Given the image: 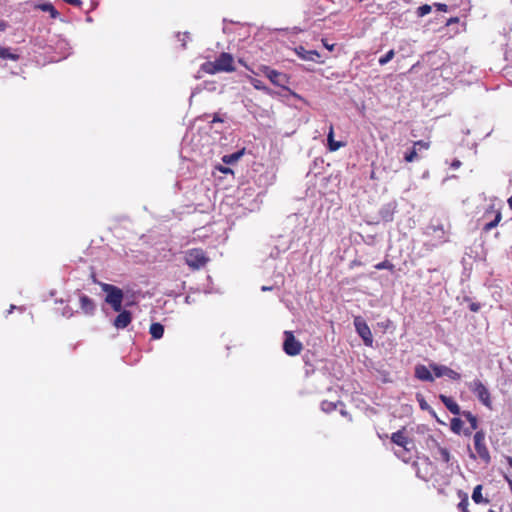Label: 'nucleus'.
I'll return each mask as SVG.
<instances>
[{"label":"nucleus","instance_id":"6","mask_svg":"<svg viewBox=\"0 0 512 512\" xmlns=\"http://www.w3.org/2000/svg\"><path fill=\"white\" fill-rule=\"evenodd\" d=\"M469 391L474 394L478 401L482 403L488 409L493 408V401L491 400L490 392L486 385L479 379H474L468 383Z\"/></svg>","mask_w":512,"mask_h":512},{"label":"nucleus","instance_id":"50","mask_svg":"<svg viewBox=\"0 0 512 512\" xmlns=\"http://www.w3.org/2000/svg\"><path fill=\"white\" fill-rule=\"evenodd\" d=\"M508 205L512 209V196L508 199Z\"/></svg>","mask_w":512,"mask_h":512},{"label":"nucleus","instance_id":"5","mask_svg":"<svg viewBox=\"0 0 512 512\" xmlns=\"http://www.w3.org/2000/svg\"><path fill=\"white\" fill-rule=\"evenodd\" d=\"M102 290L105 292V303L111 306L115 312H120L123 302V291L120 287L103 283Z\"/></svg>","mask_w":512,"mask_h":512},{"label":"nucleus","instance_id":"48","mask_svg":"<svg viewBox=\"0 0 512 512\" xmlns=\"http://www.w3.org/2000/svg\"><path fill=\"white\" fill-rule=\"evenodd\" d=\"M216 168H217L220 172L224 173V166H222V165H218Z\"/></svg>","mask_w":512,"mask_h":512},{"label":"nucleus","instance_id":"37","mask_svg":"<svg viewBox=\"0 0 512 512\" xmlns=\"http://www.w3.org/2000/svg\"><path fill=\"white\" fill-rule=\"evenodd\" d=\"M413 146H415V148H419V149H429L430 147V142H426V141H423V140H418V141H415L413 143Z\"/></svg>","mask_w":512,"mask_h":512},{"label":"nucleus","instance_id":"4","mask_svg":"<svg viewBox=\"0 0 512 512\" xmlns=\"http://www.w3.org/2000/svg\"><path fill=\"white\" fill-rule=\"evenodd\" d=\"M179 263L175 265L176 270H173L174 277H186L192 272L198 271L204 267L208 258H180Z\"/></svg>","mask_w":512,"mask_h":512},{"label":"nucleus","instance_id":"33","mask_svg":"<svg viewBox=\"0 0 512 512\" xmlns=\"http://www.w3.org/2000/svg\"><path fill=\"white\" fill-rule=\"evenodd\" d=\"M395 56V52L393 49L389 50L385 55L381 56L379 58V64L381 66L386 65L388 62H390Z\"/></svg>","mask_w":512,"mask_h":512},{"label":"nucleus","instance_id":"2","mask_svg":"<svg viewBox=\"0 0 512 512\" xmlns=\"http://www.w3.org/2000/svg\"><path fill=\"white\" fill-rule=\"evenodd\" d=\"M449 228L450 225L445 215H435L431 218L425 233L436 243H444L448 240Z\"/></svg>","mask_w":512,"mask_h":512},{"label":"nucleus","instance_id":"1","mask_svg":"<svg viewBox=\"0 0 512 512\" xmlns=\"http://www.w3.org/2000/svg\"><path fill=\"white\" fill-rule=\"evenodd\" d=\"M469 458L486 466L491 462V455L483 429L477 430L473 436V448L468 446Z\"/></svg>","mask_w":512,"mask_h":512},{"label":"nucleus","instance_id":"39","mask_svg":"<svg viewBox=\"0 0 512 512\" xmlns=\"http://www.w3.org/2000/svg\"><path fill=\"white\" fill-rule=\"evenodd\" d=\"M322 43H323V46H324L327 50H329V51H333V50H334L335 44H330V43L328 42V40H326V39H322Z\"/></svg>","mask_w":512,"mask_h":512},{"label":"nucleus","instance_id":"23","mask_svg":"<svg viewBox=\"0 0 512 512\" xmlns=\"http://www.w3.org/2000/svg\"><path fill=\"white\" fill-rule=\"evenodd\" d=\"M164 327L161 323L155 322L150 324L149 334L154 340H159L163 337Z\"/></svg>","mask_w":512,"mask_h":512},{"label":"nucleus","instance_id":"49","mask_svg":"<svg viewBox=\"0 0 512 512\" xmlns=\"http://www.w3.org/2000/svg\"><path fill=\"white\" fill-rule=\"evenodd\" d=\"M225 172H226V175L229 173L233 174V171L228 167H226Z\"/></svg>","mask_w":512,"mask_h":512},{"label":"nucleus","instance_id":"10","mask_svg":"<svg viewBox=\"0 0 512 512\" xmlns=\"http://www.w3.org/2000/svg\"><path fill=\"white\" fill-rule=\"evenodd\" d=\"M430 369L432 370V372H434V375L437 378H441L443 376H446L450 380H456V381L457 380H461V374L456 372L455 370H453L452 368H450L448 366L441 365V364H436V363H431L430 364Z\"/></svg>","mask_w":512,"mask_h":512},{"label":"nucleus","instance_id":"46","mask_svg":"<svg viewBox=\"0 0 512 512\" xmlns=\"http://www.w3.org/2000/svg\"><path fill=\"white\" fill-rule=\"evenodd\" d=\"M507 463H508L509 467L512 468V457H510V456L507 457Z\"/></svg>","mask_w":512,"mask_h":512},{"label":"nucleus","instance_id":"17","mask_svg":"<svg viewBox=\"0 0 512 512\" xmlns=\"http://www.w3.org/2000/svg\"><path fill=\"white\" fill-rule=\"evenodd\" d=\"M295 53L303 60L315 61V57H320L316 50H306L303 46L295 48Z\"/></svg>","mask_w":512,"mask_h":512},{"label":"nucleus","instance_id":"21","mask_svg":"<svg viewBox=\"0 0 512 512\" xmlns=\"http://www.w3.org/2000/svg\"><path fill=\"white\" fill-rule=\"evenodd\" d=\"M395 204L393 203H388L386 205H384L381 209H380V217L383 221L385 222H390L393 220V215H394V212H395Z\"/></svg>","mask_w":512,"mask_h":512},{"label":"nucleus","instance_id":"13","mask_svg":"<svg viewBox=\"0 0 512 512\" xmlns=\"http://www.w3.org/2000/svg\"><path fill=\"white\" fill-rule=\"evenodd\" d=\"M414 377L426 382H433L435 380V377L430 372V368L424 364H418L414 368Z\"/></svg>","mask_w":512,"mask_h":512},{"label":"nucleus","instance_id":"3","mask_svg":"<svg viewBox=\"0 0 512 512\" xmlns=\"http://www.w3.org/2000/svg\"><path fill=\"white\" fill-rule=\"evenodd\" d=\"M392 443L398 445L403 450L396 452V455L400 457L404 462L411 460V450L413 448V440L407 436L406 428L403 427L391 435Z\"/></svg>","mask_w":512,"mask_h":512},{"label":"nucleus","instance_id":"44","mask_svg":"<svg viewBox=\"0 0 512 512\" xmlns=\"http://www.w3.org/2000/svg\"><path fill=\"white\" fill-rule=\"evenodd\" d=\"M64 1L69 3V4L77 5V6L81 4L80 0H64Z\"/></svg>","mask_w":512,"mask_h":512},{"label":"nucleus","instance_id":"42","mask_svg":"<svg viewBox=\"0 0 512 512\" xmlns=\"http://www.w3.org/2000/svg\"><path fill=\"white\" fill-rule=\"evenodd\" d=\"M435 6L438 10L446 12L447 11V5L442 3H436Z\"/></svg>","mask_w":512,"mask_h":512},{"label":"nucleus","instance_id":"41","mask_svg":"<svg viewBox=\"0 0 512 512\" xmlns=\"http://www.w3.org/2000/svg\"><path fill=\"white\" fill-rule=\"evenodd\" d=\"M461 161L458 159H454L451 163V168L458 169L461 166Z\"/></svg>","mask_w":512,"mask_h":512},{"label":"nucleus","instance_id":"8","mask_svg":"<svg viewBox=\"0 0 512 512\" xmlns=\"http://www.w3.org/2000/svg\"><path fill=\"white\" fill-rule=\"evenodd\" d=\"M430 451L432 456H434L435 460L442 462L446 465L450 464L451 454L450 450L446 447H443L438 443L437 440L431 438L429 444Z\"/></svg>","mask_w":512,"mask_h":512},{"label":"nucleus","instance_id":"14","mask_svg":"<svg viewBox=\"0 0 512 512\" xmlns=\"http://www.w3.org/2000/svg\"><path fill=\"white\" fill-rule=\"evenodd\" d=\"M117 316L114 320V326L116 329H124L127 327L132 320L131 313L128 310H122L117 312Z\"/></svg>","mask_w":512,"mask_h":512},{"label":"nucleus","instance_id":"32","mask_svg":"<svg viewBox=\"0 0 512 512\" xmlns=\"http://www.w3.org/2000/svg\"><path fill=\"white\" fill-rule=\"evenodd\" d=\"M0 58L16 61L18 60L19 56L17 54L11 53L8 48L0 47Z\"/></svg>","mask_w":512,"mask_h":512},{"label":"nucleus","instance_id":"30","mask_svg":"<svg viewBox=\"0 0 512 512\" xmlns=\"http://www.w3.org/2000/svg\"><path fill=\"white\" fill-rule=\"evenodd\" d=\"M42 11L49 12L52 18H57L59 13L51 3H43L37 6Z\"/></svg>","mask_w":512,"mask_h":512},{"label":"nucleus","instance_id":"27","mask_svg":"<svg viewBox=\"0 0 512 512\" xmlns=\"http://www.w3.org/2000/svg\"><path fill=\"white\" fill-rule=\"evenodd\" d=\"M416 398H417L418 405L421 410L427 411V412L431 413V415L436 417V412L434 410H432L431 406L429 405L428 402H426V400L422 394L418 393Z\"/></svg>","mask_w":512,"mask_h":512},{"label":"nucleus","instance_id":"24","mask_svg":"<svg viewBox=\"0 0 512 512\" xmlns=\"http://www.w3.org/2000/svg\"><path fill=\"white\" fill-rule=\"evenodd\" d=\"M457 496H458V498L461 499L460 503L457 504V509L460 510V512H469L468 493L463 492L462 490H458Z\"/></svg>","mask_w":512,"mask_h":512},{"label":"nucleus","instance_id":"45","mask_svg":"<svg viewBox=\"0 0 512 512\" xmlns=\"http://www.w3.org/2000/svg\"><path fill=\"white\" fill-rule=\"evenodd\" d=\"M6 28V23L3 21H0V31L4 30Z\"/></svg>","mask_w":512,"mask_h":512},{"label":"nucleus","instance_id":"35","mask_svg":"<svg viewBox=\"0 0 512 512\" xmlns=\"http://www.w3.org/2000/svg\"><path fill=\"white\" fill-rule=\"evenodd\" d=\"M431 12V6L428 5V4H424L422 6H420L418 9H417V15L419 17H423L427 14H429Z\"/></svg>","mask_w":512,"mask_h":512},{"label":"nucleus","instance_id":"7","mask_svg":"<svg viewBox=\"0 0 512 512\" xmlns=\"http://www.w3.org/2000/svg\"><path fill=\"white\" fill-rule=\"evenodd\" d=\"M303 345L300 340L295 338L292 331H284L283 351L286 355L294 357L302 352Z\"/></svg>","mask_w":512,"mask_h":512},{"label":"nucleus","instance_id":"53","mask_svg":"<svg viewBox=\"0 0 512 512\" xmlns=\"http://www.w3.org/2000/svg\"><path fill=\"white\" fill-rule=\"evenodd\" d=\"M488 512H495L493 509H489Z\"/></svg>","mask_w":512,"mask_h":512},{"label":"nucleus","instance_id":"25","mask_svg":"<svg viewBox=\"0 0 512 512\" xmlns=\"http://www.w3.org/2000/svg\"><path fill=\"white\" fill-rule=\"evenodd\" d=\"M338 407H344V404L342 401L338 400L336 402L329 401V400H323L321 402V409L322 411L326 413H331L335 411Z\"/></svg>","mask_w":512,"mask_h":512},{"label":"nucleus","instance_id":"11","mask_svg":"<svg viewBox=\"0 0 512 512\" xmlns=\"http://www.w3.org/2000/svg\"><path fill=\"white\" fill-rule=\"evenodd\" d=\"M79 308L85 315H93L95 313L96 304L87 295L82 294L79 296Z\"/></svg>","mask_w":512,"mask_h":512},{"label":"nucleus","instance_id":"19","mask_svg":"<svg viewBox=\"0 0 512 512\" xmlns=\"http://www.w3.org/2000/svg\"><path fill=\"white\" fill-rule=\"evenodd\" d=\"M482 490L483 486L481 484H478L474 488L473 494H471V499H473L476 505H487L489 503V499L483 496Z\"/></svg>","mask_w":512,"mask_h":512},{"label":"nucleus","instance_id":"28","mask_svg":"<svg viewBox=\"0 0 512 512\" xmlns=\"http://www.w3.org/2000/svg\"><path fill=\"white\" fill-rule=\"evenodd\" d=\"M450 429L454 434L462 433L463 429V421L459 417H454L450 421Z\"/></svg>","mask_w":512,"mask_h":512},{"label":"nucleus","instance_id":"47","mask_svg":"<svg viewBox=\"0 0 512 512\" xmlns=\"http://www.w3.org/2000/svg\"><path fill=\"white\" fill-rule=\"evenodd\" d=\"M271 289V286H262V291H270Z\"/></svg>","mask_w":512,"mask_h":512},{"label":"nucleus","instance_id":"12","mask_svg":"<svg viewBox=\"0 0 512 512\" xmlns=\"http://www.w3.org/2000/svg\"><path fill=\"white\" fill-rule=\"evenodd\" d=\"M439 400L442 401L444 407L449 410L450 413L454 415H462L463 411H461V407L458 406L455 399L450 396H445L443 394L438 396Z\"/></svg>","mask_w":512,"mask_h":512},{"label":"nucleus","instance_id":"34","mask_svg":"<svg viewBox=\"0 0 512 512\" xmlns=\"http://www.w3.org/2000/svg\"><path fill=\"white\" fill-rule=\"evenodd\" d=\"M272 68H270L269 66H266V65H260L258 67V70L257 71H254V70H251L250 71L255 74V75H264L265 77H268L270 71H271Z\"/></svg>","mask_w":512,"mask_h":512},{"label":"nucleus","instance_id":"43","mask_svg":"<svg viewBox=\"0 0 512 512\" xmlns=\"http://www.w3.org/2000/svg\"><path fill=\"white\" fill-rule=\"evenodd\" d=\"M340 413H341V415H342L343 417H346V418H348L349 420H351V419H352V417H350V416H349L348 412H347L345 409H343V407H342V406H341V409H340Z\"/></svg>","mask_w":512,"mask_h":512},{"label":"nucleus","instance_id":"22","mask_svg":"<svg viewBox=\"0 0 512 512\" xmlns=\"http://www.w3.org/2000/svg\"><path fill=\"white\" fill-rule=\"evenodd\" d=\"M327 141H328V149L330 151H336L339 148H341L342 146H344V143L334 140V128H333L332 124H330V126H329Z\"/></svg>","mask_w":512,"mask_h":512},{"label":"nucleus","instance_id":"26","mask_svg":"<svg viewBox=\"0 0 512 512\" xmlns=\"http://www.w3.org/2000/svg\"><path fill=\"white\" fill-rule=\"evenodd\" d=\"M249 82L253 85V87L257 90L263 91L266 94H272V91L270 88H268L262 81L258 80L257 78L248 77Z\"/></svg>","mask_w":512,"mask_h":512},{"label":"nucleus","instance_id":"40","mask_svg":"<svg viewBox=\"0 0 512 512\" xmlns=\"http://www.w3.org/2000/svg\"><path fill=\"white\" fill-rule=\"evenodd\" d=\"M480 308L481 306L479 305V303H470L469 305V309L473 312H477Z\"/></svg>","mask_w":512,"mask_h":512},{"label":"nucleus","instance_id":"52","mask_svg":"<svg viewBox=\"0 0 512 512\" xmlns=\"http://www.w3.org/2000/svg\"><path fill=\"white\" fill-rule=\"evenodd\" d=\"M506 479H507V481H508V483H509L510 487L512 488V482H511L507 477H506Z\"/></svg>","mask_w":512,"mask_h":512},{"label":"nucleus","instance_id":"16","mask_svg":"<svg viewBox=\"0 0 512 512\" xmlns=\"http://www.w3.org/2000/svg\"><path fill=\"white\" fill-rule=\"evenodd\" d=\"M267 78L272 84L279 87H285V85L288 83L287 75L274 69H271Z\"/></svg>","mask_w":512,"mask_h":512},{"label":"nucleus","instance_id":"31","mask_svg":"<svg viewBox=\"0 0 512 512\" xmlns=\"http://www.w3.org/2000/svg\"><path fill=\"white\" fill-rule=\"evenodd\" d=\"M418 159H419V156H418L417 149L415 148V146H413L411 150L407 151L404 154V160L408 163L416 161Z\"/></svg>","mask_w":512,"mask_h":512},{"label":"nucleus","instance_id":"38","mask_svg":"<svg viewBox=\"0 0 512 512\" xmlns=\"http://www.w3.org/2000/svg\"><path fill=\"white\" fill-rule=\"evenodd\" d=\"M393 265L388 262L387 260L385 261H382L381 263L375 265V268L380 270V269H385V268H388V269H392Z\"/></svg>","mask_w":512,"mask_h":512},{"label":"nucleus","instance_id":"9","mask_svg":"<svg viewBox=\"0 0 512 512\" xmlns=\"http://www.w3.org/2000/svg\"><path fill=\"white\" fill-rule=\"evenodd\" d=\"M354 326H355L356 332H358L359 336L361 337L362 341H364L365 345L367 347H372V344H373L372 332H371V329L366 324L365 320L360 317H356L354 320Z\"/></svg>","mask_w":512,"mask_h":512},{"label":"nucleus","instance_id":"36","mask_svg":"<svg viewBox=\"0 0 512 512\" xmlns=\"http://www.w3.org/2000/svg\"><path fill=\"white\" fill-rule=\"evenodd\" d=\"M235 68L233 67V57L226 53V72L234 71Z\"/></svg>","mask_w":512,"mask_h":512},{"label":"nucleus","instance_id":"15","mask_svg":"<svg viewBox=\"0 0 512 512\" xmlns=\"http://www.w3.org/2000/svg\"><path fill=\"white\" fill-rule=\"evenodd\" d=\"M202 70H204L207 73L223 71L224 70V52L220 53V55L217 58L215 63H213V62L204 63L202 65Z\"/></svg>","mask_w":512,"mask_h":512},{"label":"nucleus","instance_id":"51","mask_svg":"<svg viewBox=\"0 0 512 512\" xmlns=\"http://www.w3.org/2000/svg\"><path fill=\"white\" fill-rule=\"evenodd\" d=\"M213 121H214V122H215V121L222 122V119H221V118H219L218 116H215Z\"/></svg>","mask_w":512,"mask_h":512},{"label":"nucleus","instance_id":"18","mask_svg":"<svg viewBox=\"0 0 512 512\" xmlns=\"http://www.w3.org/2000/svg\"><path fill=\"white\" fill-rule=\"evenodd\" d=\"M462 416L466 417L468 423L470 424V428L464 429L463 434L466 436H469L473 430L477 431V429H478L477 417L469 411H463Z\"/></svg>","mask_w":512,"mask_h":512},{"label":"nucleus","instance_id":"29","mask_svg":"<svg viewBox=\"0 0 512 512\" xmlns=\"http://www.w3.org/2000/svg\"><path fill=\"white\" fill-rule=\"evenodd\" d=\"M245 154V148L226 156V165H233Z\"/></svg>","mask_w":512,"mask_h":512},{"label":"nucleus","instance_id":"20","mask_svg":"<svg viewBox=\"0 0 512 512\" xmlns=\"http://www.w3.org/2000/svg\"><path fill=\"white\" fill-rule=\"evenodd\" d=\"M490 214H493L494 218L484 225L485 231H490L493 228H495L502 219V214L499 210L491 211V212L488 211L485 213L484 217L488 218Z\"/></svg>","mask_w":512,"mask_h":512}]
</instances>
